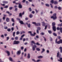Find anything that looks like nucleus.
Returning <instances> with one entry per match:
<instances>
[{"instance_id": "obj_1", "label": "nucleus", "mask_w": 62, "mask_h": 62, "mask_svg": "<svg viewBox=\"0 0 62 62\" xmlns=\"http://www.w3.org/2000/svg\"><path fill=\"white\" fill-rule=\"evenodd\" d=\"M51 18H53V20H56L57 19L56 17V14L54 13L53 15V16H52L51 17Z\"/></svg>"}, {"instance_id": "obj_2", "label": "nucleus", "mask_w": 62, "mask_h": 62, "mask_svg": "<svg viewBox=\"0 0 62 62\" xmlns=\"http://www.w3.org/2000/svg\"><path fill=\"white\" fill-rule=\"evenodd\" d=\"M28 33H30V35L31 36H35V35H36V33L34 32L33 33V34L32 33V32L30 31H29L28 32Z\"/></svg>"}, {"instance_id": "obj_3", "label": "nucleus", "mask_w": 62, "mask_h": 62, "mask_svg": "<svg viewBox=\"0 0 62 62\" xmlns=\"http://www.w3.org/2000/svg\"><path fill=\"white\" fill-rule=\"evenodd\" d=\"M20 43L19 41H15L14 42L13 44H19Z\"/></svg>"}, {"instance_id": "obj_4", "label": "nucleus", "mask_w": 62, "mask_h": 62, "mask_svg": "<svg viewBox=\"0 0 62 62\" xmlns=\"http://www.w3.org/2000/svg\"><path fill=\"white\" fill-rule=\"evenodd\" d=\"M21 53V51L20 50L17 52V55H20Z\"/></svg>"}, {"instance_id": "obj_5", "label": "nucleus", "mask_w": 62, "mask_h": 62, "mask_svg": "<svg viewBox=\"0 0 62 62\" xmlns=\"http://www.w3.org/2000/svg\"><path fill=\"white\" fill-rule=\"evenodd\" d=\"M57 41V39H56L55 41L56 43H57V44H60V41Z\"/></svg>"}, {"instance_id": "obj_6", "label": "nucleus", "mask_w": 62, "mask_h": 62, "mask_svg": "<svg viewBox=\"0 0 62 62\" xmlns=\"http://www.w3.org/2000/svg\"><path fill=\"white\" fill-rule=\"evenodd\" d=\"M52 29L54 32L56 31V27L55 26H53L52 27Z\"/></svg>"}, {"instance_id": "obj_7", "label": "nucleus", "mask_w": 62, "mask_h": 62, "mask_svg": "<svg viewBox=\"0 0 62 62\" xmlns=\"http://www.w3.org/2000/svg\"><path fill=\"white\" fill-rule=\"evenodd\" d=\"M18 7L19 8H22V5L21 4H19Z\"/></svg>"}, {"instance_id": "obj_8", "label": "nucleus", "mask_w": 62, "mask_h": 62, "mask_svg": "<svg viewBox=\"0 0 62 62\" xmlns=\"http://www.w3.org/2000/svg\"><path fill=\"white\" fill-rule=\"evenodd\" d=\"M19 22L20 23V24H24V23H23V21H19Z\"/></svg>"}, {"instance_id": "obj_9", "label": "nucleus", "mask_w": 62, "mask_h": 62, "mask_svg": "<svg viewBox=\"0 0 62 62\" xmlns=\"http://www.w3.org/2000/svg\"><path fill=\"white\" fill-rule=\"evenodd\" d=\"M59 52H58V53H57V57H60L61 56V55L59 54Z\"/></svg>"}, {"instance_id": "obj_10", "label": "nucleus", "mask_w": 62, "mask_h": 62, "mask_svg": "<svg viewBox=\"0 0 62 62\" xmlns=\"http://www.w3.org/2000/svg\"><path fill=\"white\" fill-rule=\"evenodd\" d=\"M59 58H60V60H58V61L61 62H62V58L60 57Z\"/></svg>"}, {"instance_id": "obj_11", "label": "nucleus", "mask_w": 62, "mask_h": 62, "mask_svg": "<svg viewBox=\"0 0 62 62\" xmlns=\"http://www.w3.org/2000/svg\"><path fill=\"white\" fill-rule=\"evenodd\" d=\"M2 3H3V4H8V2L6 1H3L2 2Z\"/></svg>"}, {"instance_id": "obj_12", "label": "nucleus", "mask_w": 62, "mask_h": 62, "mask_svg": "<svg viewBox=\"0 0 62 62\" xmlns=\"http://www.w3.org/2000/svg\"><path fill=\"white\" fill-rule=\"evenodd\" d=\"M6 53L8 54V56H9L10 55V53L8 51H7L6 52Z\"/></svg>"}, {"instance_id": "obj_13", "label": "nucleus", "mask_w": 62, "mask_h": 62, "mask_svg": "<svg viewBox=\"0 0 62 62\" xmlns=\"http://www.w3.org/2000/svg\"><path fill=\"white\" fill-rule=\"evenodd\" d=\"M37 30H40L41 29V28H40V27H37Z\"/></svg>"}, {"instance_id": "obj_14", "label": "nucleus", "mask_w": 62, "mask_h": 62, "mask_svg": "<svg viewBox=\"0 0 62 62\" xmlns=\"http://www.w3.org/2000/svg\"><path fill=\"white\" fill-rule=\"evenodd\" d=\"M55 25V22H53L52 23V26H54Z\"/></svg>"}, {"instance_id": "obj_15", "label": "nucleus", "mask_w": 62, "mask_h": 62, "mask_svg": "<svg viewBox=\"0 0 62 62\" xmlns=\"http://www.w3.org/2000/svg\"><path fill=\"white\" fill-rule=\"evenodd\" d=\"M42 25L43 26H44L45 25V23L44 22H42Z\"/></svg>"}, {"instance_id": "obj_16", "label": "nucleus", "mask_w": 62, "mask_h": 62, "mask_svg": "<svg viewBox=\"0 0 62 62\" xmlns=\"http://www.w3.org/2000/svg\"><path fill=\"white\" fill-rule=\"evenodd\" d=\"M60 50H61L60 51L61 53H62V47H60L59 48Z\"/></svg>"}, {"instance_id": "obj_17", "label": "nucleus", "mask_w": 62, "mask_h": 62, "mask_svg": "<svg viewBox=\"0 0 62 62\" xmlns=\"http://www.w3.org/2000/svg\"><path fill=\"white\" fill-rule=\"evenodd\" d=\"M58 26H60L61 27V26H62V23L61 24H59L58 25Z\"/></svg>"}, {"instance_id": "obj_18", "label": "nucleus", "mask_w": 62, "mask_h": 62, "mask_svg": "<svg viewBox=\"0 0 62 62\" xmlns=\"http://www.w3.org/2000/svg\"><path fill=\"white\" fill-rule=\"evenodd\" d=\"M58 2L57 1H54V4H55V5H56V4H57Z\"/></svg>"}, {"instance_id": "obj_19", "label": "nucleus", "mask_w": 62, "mask_h": 62, "mask_svg": "<svg viewBox=\"0 0 62 62\" xmlns=\"http://www.w3.org/2000/svg\"><path fill=\"white\" fill-rule=\"evenodd\" d=\"M53 35L54 36H55V37H56V36H57V34L55 33H53Z\"/></svg>"}, {"instance_id": "obj_20", "label": "nucleus", "mask_w": 62, "mask_h": 62, "mask_svg": "<svg viewBox=\"0 0 62 62\" xmlns=\"http://www.w3.org/2000/svg\"><path fill=\"white\" fill-rule=\"evenodd\" d=\"M6 21L7 22H9V19L8 18H6Z\"/></svg>"}, {"instance_id": "obj_21", "label": "nucleus", "mask_w": 62, "mask_h": 62, "mask_svg": "<svg viewBox=\"0 0 62 62\" xmlns=\"http://www.w3.org/2000/svg\"><path fill=\"white\" fill-rule=\"evenodd\" d=\"M9 60L11 61H13V60H12V59L11 57H10L9 58Z\"/></svg>"}, {"instance_id": "obj_22", "label": "nucleus", "mask_w": 62, "mask_h": 62, "mask_svg": "<svg viewBox=\"0 0 62 62\" xmlns=\"http://www.w3.org/2000/svg\"><path fill=\"white\" fill-rule=\"evenodd\" d=\"M38 58L39 59L42 58H43V56H40L38 57Z\"/></svg>"}, {"instance_id": "obj_23", "label": "nucleus", "mask_w": 62, "mask_h": 62, "mask_svg": "<svg viewBox=\"0 0 62 62\" xmlns=\"http://www.w3.org/2000/svg\"><path fill=\"white\" fill-rule=\"evenodd\" d=\"M30 54H28V55L27 58H30Z\"/></svg>"}, {"instance_id": "obj_24", "label": "nucleus", "mask_w": 62, "mask_h": 62, "mask_svg": "<svg viewBox=\"0 0 62 62\" xmlns=\"http://www.w3.org/2000/svg\"><path fill=\"white\" fill-rule=\"evenodd\" d=\"M30 18H32L33 17V15L32 14H31L29 15Z\"/></svg>"}, {"instance_id": "obj_25", "label": "nucleus", "mask_w": 62, "mask_h": 62, "mask_svg": "<svg viewBox=\"0 0 62 62\" xmlns=\"http://www.w3.org/2000/svg\"><path fill=\"white\" fill-rule=\"evenodd\" d=\"M51 3L53 4L54 3V0H51L50 2Z\"/></svg>"}, {"instance_id": "obj_26", "label": "nucleus", "mask_w": 62, "mask_h": 62, "mask_svg": "<svg viewBox=\"0 0 62 62\" xmlns=\"http://www.w3.org/2000/svg\"><path fill=\"white\" fill-rule=\"evenodd\" d=\"M45 51V49H44V48H43L42 49V51L41 52V53H42L44 52Z\"/></svg>"}, {"instance_id": "obj_27", "label": "nucleus", "mask_w": 62, "mask_h": 62, "mask_svg": "<svg viewBox=\"0 0 62 62\" xmlns=\"http://www.w3.org/2000/svg\"><path fill=\"white\" fill-rule=\"evenodd\" d=\"M30 24L29 23V24H28V26L29 28H30Z\"/></svg>"}, {"instance_id": "obj_28", "label": "nucleus", "mask_w": 62, "mask_h": 62, "mask_svg": "<svg viewBox=\"0 0 62 62\" xmlns=\"http://www.w3.org/2000/svg\"><path fill=\"white\" fill-rule=\"evenodd\" d=\"M15 39L16 40H18V37H16L15 38Z\"/></svg>"}, {"instance_id": "obj_29", "label": "nucleus", "mask_w": 62, "mask_h": 62, "mask_svg": "<svg viewBox=\"0 0 62 62\" xmlns=\"http://www.w3.org/2000/svg\"><path fill=\"white\" fill-rule=\"evenodd\" d=\"M21 14L22 13H20L19 14V17H22V14Z\"/></svg>"}, {"instance_id": "obj_30", "label": "nucleus", "mask_w": 62, "mask_h": 62, "mask_svg": "<svg viewBox=\"0 0 62 62\" xmlns=\"http://www.w3.org/2000/svg\"><path fill=\"white\" fill-rule=\"evenodd\" d=\"M46 7H50V5H49L47 4H46Z\"/></svg>"}, {"instance_id": "obj_31", "label": "nucleus", "mask_w": 62, "mask_h": 62, "mask_svg": "<svg viewBox=\"0 0 62 62\" xmlns=\"http://www.w3.org/2000/svg\"><path fill=\"white\" fill-rule=\"evenodd\" d=\"M36 50L37 51H40V49L38 48H36Z\"/></svg>"}, {"instance_id": "obj_32", "label": "nucleus", "mask_w": 62, "mask_h": 62, "mask_svg": "<svg viewBox=\"0 0 62 62\" xmlns=\"http://www.w3.org/2000/svg\"><path fill=\"white\" fill-rule=\"evenodd\" d=\"M48 32L49 34H51L52 33V31H48Z\"/></svg>"}, {"instance_id": "obj_33", "label": "nucleus", "mask_w": 62, "mask_h": 62, "mask_svg": "<svg viewBox=\"0 0 62 62\" xmlns=\"http://www.w3.org/2000/svg\"><path fill=\"white\" fill-rule=\"evenodd\" d=\"M31 43H33V44H36V43H35L33 41H31Z\"/></svg>"}, {"instance_id": "obj_34", "label": "nucleus", "mask_w": 62, "mask_h": 62, "mask_svg": "<svg viewBox=\"0 0 62 62\" xmlns=\"http://www.w3.org/2000/svg\"><path fill=\"white\" fill-rule=\"evenodd\" d=\"M39 30H36V32L37 34H39Z\"/></svg>"}, {"instance_id": "obj_35", "label": "nucleus", "mask_w": 62, "mask_h": 62, "mask_svg": "<svg viewBox=\"0 0 62 62\" xmlns=\"http://www.w3.org/2000/svg\"><path fill=\"white\" fill-rule=\"evenodd\" d=\"M35 48L34 47V46H32V50L33 51H35Z\"/></svg>"}, {"instance_id": "obj_36", "label": "nucleus", "mask_w": 62, "mask_h": 62, "mask_svg": "<svg viewBox=\"0 0 62 62\" xmlns=\"http://www.w3.org/2000/svg\"><path fill=\"white\" fill-rule=\"evenodd\" d=\"M12 8H13V7H9V9L10 10H11Z\"/></svg>"}, {"instance_id": "obj_37", "label": "nucleus", "mask_w": 62, "mask_h": 62, "mask_svg": "<svg viewBox=\"0 0 62 62\" xmlns=\"http://www.w3.org/2000/svg\"><path fill=\"white\" fill-rule=\"evenodd\" d=\"M11 21L12 22H14H14H15L14 21V19H13V18L12 19Z\"/></svg>"}, {"instance_id": "obj_38", "label": "nucleus", "mask_w": 62, "mask_h": 62, "mask_svg": "<svg viewBox=\"0 0 62 62\" xmlns=\"http://www.w3.org/2000/svg\"><path fill=\"white\" fill-rule=\"evenodd\" d=\"M8 6H6L4 7V8H8Z\"/></svg>"}, {"instance_id": "obj_39", "label": "nucleus", "mask_w": 62, "mask_h": 62, "mask_svg": "<svg viewBox=\"0 0 62 62\" xmlns=\"http://www.w3.org/2000/svg\"><path fill=\"white\" fill-rule=\"evenodd\" d=\"M36 44L37 45H39V46L40 45V44L39 43L37 42Z\"/></svg>"}, {"instance_id": "obj_40", "label": "nucleus", "mask_w": 62, "mask_h": 62, "mask_svg": "<svg viewBox=\"0 0 62 62\" xmlns=\"http://www.w3.org/2000/svg\"><path fill=\"white\" fill-rule=\"evenodd\" d=\"M29 10L30 11H32V9H31V8H30L29 9Z\"/></svg>"}, {"instance_id": "obj_41", "label": "nucleus", "mask_w": 62, "mask_h": 62, "mask_svg": "<svg viewBox=\"0 0 62 62\" xmlns=\"http://www.w3.org/2000/svg\"><path fill=\"white\" fill-rule=\"evenodd\" d=\"M10 29H8L7 30V31L8 32H10L11 31Z\"/></svg>"}, {"instance_id": "obj_42", "label": "nucleus", "mask_w": 62, "mask_h": 62, "mask_svg": "<svg viewBox=\"0 0 62 62\" xmlns=\"http://www.w3.org/2000/svg\"><path fill=\"white\" fill-rule=\"evenodd\" d=\"M58 9L59 10H61V8L60 7H59L58 8Z\"/></svg>"}, {"instance_id": "obj_43", "label": "nucleus", "mask_w": 62, "mask_h": 62, "mask_svg": "<svg viewBox=\"0 0 62 62\" xmlns=\"http://www.w3.org/2000/svg\"><path fill=\"white\" fill-rule=\"evenodd\" d=\"M11 29L12 30V31H13L14 30V27H12V28Z\"/></svg>"}, {"instance_id": "obj_44", "label": "nucleus", "mask_w": 62, "mask_h": 62, "mask_svg": "<svg viewBox=\"0 0 62 62\" xmlns=\"http://www.w3.org/2000/svg\"><path fill=\"white\" fill-rule=\"evenodd\" d=\"M20 33V32H19V31H17L16 32V35H19Z\"/></svg>"}, {"instance_id": "obj_45", "label": "nucleus", "mask_w": 62, "mask_h": 62, "mask_svg": "<svg viewBox=\"0 0 62 62\" xmlns=\"http://www.w3.org/2000/svg\"><path fill=\"white\" fill-rule=\"evenodd\" d=\"M40 34L42 35H44V33L43 32H41L40 33Z\"/></svg>"}, {"instance_id": "obj_46", "label": "nucleus", "mask_w": 62, "mask_h": 62, "mask_svg": "<svg viewBox=\"0 0 62 62\" xmlns=\"http://www.w3.org/2000/svg\"><path fill=\"white\" fill-rule=\"evenodd\" d=\"M60 43H62V40L60 39Z\"/></svg>"}, {"instance_id": "obj_47", "label": "nucleus", "mask_w": 62, "mask_h": 62, "mask_svg": "<svg viewBox=\"0 0 62 62\" xmlns=\"http://www.w3.org/2000/svg\"><path fill=\"white\" fill-rule=\"evenodd\" d=\"M15 32L13 33V35L14 37H15Z\"/></svg>"}, {"instance_id": "obj_48", "label": "nucleus", "mask_w": 62, "mask_h": 62, "mask_svg": "<svg viewBox=\"0 0 62 62\" xmlns=\"http://www.w3.org/2000/svg\"><path fill=\"white\" fill-rule=\"evenodd\" d=\"M50 5L51 6V8H53V6H52V4L50 3Z\"/></svg>"}, {"instance_id": "obj_49", "label": "nucleus", "mask_w": 62, "mask_h": 62, "mask_svg": "<svg viewBox=\"0 0 62 62\" xmlns=\"http://www.w3.org/2000/svg\"><path fill=\"white\" fill-rule=\"evenodd\" d=\"M38 23V26H40V23Z\"/></svg>"}, {"instance_id": "obj_50", "label": "nucleus", "mask_w": 62, "mask_h": 62, "mask_svg": "<svg viewBox=\"0 0 62 62\" xmlns=\"http://www.w3.org/2000/svg\"><path fill=\"white\" fill-rule=\"evenodd\" d=\"M34 48H37V46H36V45H34Z\"/></svg>"}, {"instance_id": "obj_51", "label": "nucleus", "mask_w": 62, "mask_h": 62, "mask_svg": "<svg viewBox=\"0 0 62 62\" xmlns=\"http://www.w3.org/2000/svg\"><path fill=\"white\" fill-rule=\"evenodd\" d=\"M47 26H45V28L44 29L45 30H46V29H47Z\"/></svg>"}, {"instance_id": "obj_52", "label": "nucleus", "mask_w": 62, "mask_h": 62, "mask_svg": "<svg viewBox=\"0 0 62 62\" xmlns=\"http://www.w3.org/2000/svg\"><path fill=\"white\" fill-rule=\"evenodd\" d=\"M32 23L33 24H35V25L36 24V23L33 22H32Z\"/></svg>"}, {"instance_id": "obj_53", "label": "nucleus", "mask_w": 62, "mask_h": 62, "mask_svg": "<svg viewBox=\"0 0 62 62\" xmlns=\"http://www.w3.org/2000/svg\"><path fill=\"white\" fill-rule=\"evenodd\" d=\"M35 25L36 26H38V23H36V24H35Z\"/></svg>"}, {"instance_id": "obj_54", "label": "nucleus", "mask_w": 62, "mask_h": 62, "mask_svg": "<svg viewBox=\"0 0 62 62\" xmlns=\"http://www.w3.org/2000/svg\"><path fill=\"white\" fill-rule=\"evenodd\" d=\"M7 40H8L9 39V37H8L7 38Z\"/></svg>"}, {"instance_id": "obj_55", "label": "nucleus", "mask_w": 62, "mask_h": 62, "mask_svg": "<svg viewBox=\"0 0 62 62\" xmlns=\"http://www.w3.org/2000/svg\"><path fill=\"white\" fill-rule=\"evenodd\" d=\"M32 13H33V14H34L35 13V11H33L31 12Z\"/></svg>"}, {"instance_id": "obj_56", "label": "nucleus", "mask_w": 62, "mask_h": 62, "mask_svg": "<svg viewBox=\"0 0 62 62\" xmlns=\"http://www.w3.org/2000/svg\"><path fill=\"white\" fill-rule=\"evenodd\" d=\"M59 30L60 31H61V30H62V28L60 27V28Z\"/></svg>"}, {"instance_id": "obj_57", "label": "nucleus", "mask_w": 62, "mask_h": 62, "mask_svg": "<svg viewBox=\"0 0 62 62\" xmlns=\"http://www.w3.org/2000/svg\"><path fill=\"white\" fill-rule=\"evenodd\" d=\"M17 19L18 21H20V19L19 18H17Z\"/></svg>"}, {"instance_id": "obj_58", "label": "nucleus", "mask_w": 62, "mask_h": 62, "mask_svg": "<svg viewBox=\"0 0 62 62\" xmlns=\"http://www.w3.org/2000/svg\"><path fill=\"white\" fill-rule=\"evenodd\" d=\"M25 36V35L24 34H23L21 36V38H23V37Z\"/></svg>"}, {"instance_id": "obj_59", "label": "nucleus", "mask_w": 62, "mask_h": 62, "mask_svg": "<svg viewBox=\"0 0 62 62\" xmlns=\"http://www.w3.org/2000/svg\"><path fill=\"white\" fill-rule=\"evenodd\" d=\"M25 0H23L22 1V2L23 3H25Z\"/></svg>"}, {"instance_id": "obj_60", "label": "nucleus", "mask_w": 62, "mask_h": 62, "mask_svg": "<svg viewBox=\"0 0 62 62\" xmlns=\"http://www.w3.org/2000/svg\"><path fill=\"white\" fill-rule=\"evenodd\" d=\"M9 16H10L12 15V14H11V13H9Z\"/></svg>"}, {"instance_id": "obj_61", "label": "nucleus", "mask_w": 62, "mask_h": 62, "mask_svg": "<svg viewBox=\"0 0 62 62\" xmlns=\"http://www.w3.org/2000/svg\"><path fill=\"white\" fill-rule=\"evenodd\" d=\"M57 30H59L60 29V28H59L58 27L57 28Z\"/></svg>"}, {"instance_id": "obj_62", "label": "nucleus", "mask_w": 62, "mask_h": 62, "mask_svg": "<svg viewBox=\"0 0 62 62\" xmlns=\"http://www.w3.org/2000/svg\"><path fill=\"white\" fill-rule=\"evenodd\" d=\"M21 50H23V47H21Z\"/></svg>"}, {"instance_id": "obj_63", "label": "nucleus", "mask_w": 62, "mask_h": 62, "mask_svg": "<svg viewBox=\"0 0 62 62\" xmlns=\"http://www.w3.org/2000/svg\"><path fill=\"white\" fill-rule=\"evenodd\" d=\"M35 10L36 13H38V10H37L35 9Z\"/></svg>"}, {"instance_id": "obj_64", "label": "nucleus", "mask_w": 62, "mask_h": 62, "mask_svg": "<svg viewBox=\"0 0 62 62\" xmlns=\"http://www.w3.org/2000/svg\"><path fill=\"white\" fill-rule=\"evenodd\" d=\"M5 18V17L4 16L3 17V20H5V18Z\"/></svg>"}]
</instances>
